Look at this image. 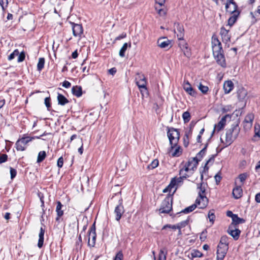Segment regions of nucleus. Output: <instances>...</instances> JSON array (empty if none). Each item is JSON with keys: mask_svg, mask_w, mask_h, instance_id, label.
<instances>
[{"mask_svg": "<svg viewBox=\"0 0 260 260\" xmlns=\"http://www.w3.org/2000/svg\"><path fill=\"white\" fill-rule=\"evenodd\" d=\"M198 188L199 189L198 193L199 196L196 199L195 203L185 208L184 210L181 211V213L185 214L189 213L193 211L197 206L200 209H204L208 205V199L205 196V189L202 187V183L198 185Z\"/></svg>", "mask_w": 260, "mask_h": 260, "instance_id": "nucleus-1", "label": "nucleus"}, {"mask_svg": "<svg viewBox=\"0 0 260 260\" xmlns=\"http://www.w3.org/2000/svg\"><path fill=\"white\" fill-rule=\"evenodd\" d=\"M167 135L169 139L171 149L170 153L173 151V148L177 146L180 138L179 129L173 127L168 128Z\"/></svg>", "mask_w": 260, "mask_h": 260, "instance_id": "nucleus-2", "label": "nucleus"}, {"mask_svg": "<svg viewBox=\"0 0 260 260\" xmlns=\"http://www.w3.org/2000/svg\"><path fill=\"white\" fill-rule=\"evenodd\" d=\"M240 128L238 124H233L226 132V146L230 145L238 136Z\"/></svg>", "mask_w": 260, "mask_h": 260, "instance_id": "nucleus-3", "label": "nucleus"}, {"mask_svg": "<svg viewBox=\"0 0 260 260\" xmlns=\"http://www.w3.org/2000/svg\"><path fill=\"white\" fill-rule=\"evenodd\" d=\"M173 197L168 196L162 202L160 209V213H169L172 210Z\"/></svg>", "mask_w": 260, "mask_h": 260, "instance_id": "nucleus-4", "label": "nucleus"}, {"mask_svg": "<svg viewBox=\"0 0 260 260\" xmlns=\"http://www.w3.org/2000/svg\"><path fill=\"white\" fill-rule=\"evenodd\" d=\"M35 139V137H26L19 139L16 143V148L18 151H24L25 149V145L28 142Z\"/></svg>", "mask_w": 260, "mask_h": 260, "instance_id": "nucleus-5", "label": "nucleus"}, {"mask_svg": "<svg viewBox=\"0 0 260 260\" xmlns=\"http://www.w3.org/2000/svg\"><path fill=\"white\" fill-rule=\"evenodd\" d=\"M88 233V245L89 246L93 247L95 245L96 237L95 222L90 227Z\"/></svg>", "mask_w": 260, "mask_h": 260, "instance_id": "nucleus-6", "label": "nucleus"}, {"mask_svg": "<svg viewBox=\"0 0 260 260\" xmlns=\"http://www.w3.org/2000/svg\"><path fill=\"white\" fill-rule=\"evenodd\" d=\"M72 25L73 36L79 38L80 40L83 34V28L81 24L70 22Z\"/></svg>", "mask_w": 260, "mask_h": 260, "instance_id": "nucleus-7", "label": "nucleus"}, {"mask_svg": "<svg viewBox=\"0 0 260 260\" xmlns=\"http://www.w3.org/2000/svg\"><path fill=\"white\" fill-rule=\"evenodd\" d=\"M184 179L185 178L181 175L180 177L178 178L174 177L172 178L169 185L163 190V192L166 193L168 192H171L172 188L182 183Z\"/></svg>", "mask_w": 260, "mask_h": 260, "instance_id": "nucleus-8", "label": "nucleus"}, {"mask_svg": "<svg viewBox=\"0 0 260 260\" xmlns=\"http://www.w3.org/2000/svg\"><path fill=\"white\" fill-rule=\"evenodd\" d=\"M227 118H231V116L229 114L224 115L221 118L217 124L214 125V129L211 134L212 136L213 135L215 131L218 132L224 128L226 124V120Z\"/></svg>", "mask_w": 260, "mask_h": 260, "instance_id": "nucleus-9", "label": "nucleus"}, {"mask_svg": "<svg viewBox=\"0 0 260 260\" xmlns=\"http://www.w3.org/2000/svg\"><path fill=\"white\" fill-rule=\"evenodd\" d=\"M223 52V51L222 49V50H219L217 52H213V53L217 63L222 67H225L226 62Z\"/></svg>", "mask_w": 260, "mask_h": 260, "instance_id": "nucleus-10", "label": "nucleus"}, {"mask_svg": "<svg viewBox=\"0 0 260 260\" xmlns=\"http://www.w3.org/2000/svg\"><path fill=\"white\" fill-rule=\"evenodd\" d=\"M124 213V209L122 205V199H120L119 200V204L115 207L114 210V213L116 215V220L119 221Z\"/></svg>", "mask_w": 260, "mask_h": 260, "instance_id": "nucleus-11", "label": "nucleus"}, {"mask_svg": "<svg viewBox=\"0 0 260 260\" xmlns=\"http://www.w3.org/2000/svg\"><path fill=\"white\" fill-rule=\"evenodd\" d=\"M174 32L177 35L179 40H183L184 36V29L183 26L178 23H174Z\"/></svg>", "mask_w": 260, "mask_h": 260, "instance_id": "nucleus-12", "label": "nucleus"}, {"mask_svg": "<svg viewBox=\"0 0 260 260\" xmlns=\"http://www.w3.org/2000/svg\"><path fill=\"white\" fill-rule=\"evenodd\" d=\"M228 249L229 246H220L218 245L216 252L217 260H223L226 254Z\"/></svg>", "mask_w": 260, "mask_h": 260, "instance_id": "nucleus-13", "label": "nucleus"}, {"mask_svg": "<svg viewBox=\"0 0 260 260\" xmlns=\"http://www.w3.org/2000/svg\"><path fill=\"white\" fill-rule=\"evenodd\" d=\"M136 83L138 87H144L147 85V79L144 74L137 73L135 78Z\"/></svg>", "mask_w": 260, "mask_h": 260, "instance_id": "nucleus-14", "label": "nucleus"}, {"mask_svg": "<svg viewBox=\"0 0 260 260\" xmlns=\"http://www.w3.org/2000/svg\"><path fill=\"white\" fill-rule=\"evenodd\" d=\"M227 12L232 14V16L228 19V25L232 26L236 21L238 17L240 14V12L237 10L232 9H230Z\"/></svg>", "mask_w": 260, "mask_h": 260, "instance_id": "nucleus-15", "label": "nucleus"}, {"mask_svg": "<svg viewBox=\"0 0 260 260\" xmlns=\"http://www.w3.org/2000/svg\"><path fill=\"white\" fill-rule=\"evenodd\" d=\"M158 46L162 49H168L171 47V42L166 38H160L157 40Z\"/></svg>", "mask_w": 260, "mask_h": 260, "instance_id": "nucleus-16", "label": "nucleus"}, {"mask_svg": "<svg viewBox=\"0 0 260 260\" xmlns=\"http://www.w3.org/2000/svg\"><path fill=\"white\" fill-rule=\"evenodd\" d=\"M212 46L213 52H217L222 49L221 44L216 37L213 36L212 38Z\"/></svg>", "mask_w": 260, "mask_h": 260, "instance_id": "nucleus-17", "label": "nucleus"}, {"mask_svg": "<svg viewBox=\"0 0 260 260\" xmlns=\"http://www.w3.org/2000/svg\"><path fill=\"white\" fill-rule=\"evenodd\" d=\"M199 162V159L197 157L189 159L188 161L186 163L189 167V168L191 170V174H193L194 170L197 169Z\"/></svg>", "mask_w": 260, "mask_h": 260, "instance_id": "nucleus-18", "label": "nucleus"}, {"mask_svg": "<svg viewBox=\"0 0 260 260\" xmlns=\"http://www.w3.org/2000/svg\"><path fill=\"white\" fill-rule=\"evenodd\" d=\"M183 88L184 90L189 95L192 96H196L197 94V92L195 90L191 87L190 84L189 83L188 81H184V83L183 85Z\"/></svg>", "mask_w": 260, "mask_h": 260, "instance_id": "nucleus-19", "label": "nucleus"}, {"mask_svg": "<svg viewBox=\"0 0 260 260\" xmlns=\"http://www.w3.org/2000/svg\"><path fill=\"white\" fill-rule=\"evenodd\" d=\"M220 34L223 43H227L230 41L231 36L229 34V30L226 29L224 27L221 28Z\"/></svg>", "mask_w": 260, "mask_h": 260, "instance_id": "nucleus-20", "label": "nucleus"}, {"mask_svg": "<svg viewBox=\"0 0 260 260\" xmlns=\"http://www.w3.org/2000/svg\"><path fill=\"white\" fill-rule=\"evenodd\" d=\"M234 88V84L231 80L226 81L223 84V89L225 94L229 93Z\"/></svg>", "mask_w": 260, "mask_h": 260, "instance_id": "nucleus-21", "label": "nucleus"}, {"mask_svg": "<svg viewBox=\"0 0 260 260\" xmlns=\"http://www.w3.org/2000/svg\"><path fill=\"white\" fill-rule=\"evenodd\" d=\"M234 198L236 199L240 198L243 194V190L240 186H236L233 189L232 192Z\"/></svg>", "mask_w": 260, "mask_h": 260, "instance_id": "nucleus-22", "label": "nucleus"}, {"mask_svg": "<svg viewBox=\"0 0 260 260\" xmlns=\"http://www.w3.org/2000/svg\"><path fill=\"white\" fill-rule=\"evenodd\" d=\"M190 169L187 164H185L183 168L181 169L179 171L180 175L182 176L184 178L188 177L189 175L187 173H188L191 174V170Z\"/></svg>", "mask_w": 260, "mask_h": 260, "instance_id": "nucleus-23", "label": "nucleus"}, {"mask_svg": "<svg viewBox=\"0 0 260 260\" xmlns=\"http://www.w3.org/2000/svg\"><path fill=\"white\" fill-rule=\"evenodd\" d=\"M72 94L77 98L80 97L82 95V89L81 86H74L72 88Z\"/></svg>", "mask_w": 260, "mask_h": 260, "instance_id": "nucleus-24", "label": "nucleus"}, {"mask_svg": "<svg viewBox=\"0 0 260 260\" xmlns=\"http://www.w3.org/2000/svg\"><path fill=\"white\" fill-rule=\"evenodd\" d=\"M45 233V230L43 229V228H41L39 234V240L38 243V246L39 248H41L42 247L44 243V236Z\"/></svg>", "mask_w": 260, "mask_h": 260, "instance_id": "nucleus-25", "label": "nucleus"}, {"mask_svg": "<svg viewBox=\"0 0 260 260\" xmlns=\"http://www.w3.org/2000/svg\"><path fill=\"white\" fill-rule=\"evenodd\" d=\"M228 232L235 240H238L241 231L239 229L231 230L230 227H229Z\"/></svg>", "mask_w": 260, "mask_h": 260, "instance_id": "nucleus-26", "label": "nucleus"}, {"mask_svg": "<svg viewBox=\"0 0 260 260\" xmlns=\"http://www.w3.org/2000/svg\"><path fill=\"white\" fill-rule=\"evenodd\" d=\"M238 6L234 0H228L225 5L226 11H228L230 9L237 10Z\"/></svg>", "mask_w": 260, "mask_h": 260, "instance_id": "nucleus-27", "label": "nucleus"}, {"mask_svg": "<svg viewBox=\"0 0 260 260\" xmlns=\"http://www.w3.org/2000/svg\"><path fill=\"white\" fill-rule=\"evenodd\" d=\"M57 98L58 104L60 105L64 106L69 102V100L63 95L60 93H58Z\"/></svg>", "mask_w": 260, "mask_h": 260, "instance_id": "nucleus-28", "label": "nucleus"}, {"mask_svg": "<svg viewBox=\"0 0 260 260\" xmlns=\"http://www.w3.org/2000/svg\"><path fill=\"white\" fill-rule=\"evenodd\" d=\"M128 47H131V43H129V44H128V43H125L123 45V46L121 48V49L119 51V55L120 57H123L125 56V52L126 50H127Z\"/></svg>", "mask_w": 260, "mask_h": 260, "instance_id": "nucleus-29", "label": "nucleus"}, {"mask_svg": "<svg viewBox=\"0 0 260 260\" xmlns=\"http://www.w3.org/2000/svg\"><path fill=\"white\" fill-rule=\"evenodd\" d=\"M63 205L60 201L57 202V206L56 207V212L57 215L58 216H62L63 215V211L61 209Z\"/></svg>", "mask_w": 260, "mask_h": 260, "instance_id": "nucleus-30", "label": "nucleus"}, {"mask_svg": "<svg viewBox=\"0 0 260 260\" xmlns=\"http://www.w3.org/2000/svg\"><path fill=\"white\" fill-rule=\"evenodd\" d=\"M245 222V220L243 218H240L237 214L234 216L232 220V223L237 225L241 223H243Z\"/></svg>", "mask_w": 260, "mask_h": 260, "instance_id": "nucleus-31", "label": "nucleus"}, {"mask_svg": "<svg viewBox=\"0 0 260 260\" xmlns=\"http://www.w3.org/2000/svg\"><path fill=\"white\" fill-rule=\"evenodd\" d=\"M238 98L240 100H243L247 95V92L244 88L239 89L237 92Z\"/></svg>", "mask_w": 260, "mask_h": 260, "instance_id": "nucleus-32", "label": "nucleus"}, {"mask_svg": "<svg viewBox=\"0 0 260 260\" xmlns=\"http://www.w3.org/2000/svg\"><path fill=\"white\" fill-rule=\"evenodd\" d=\"M175 149L174 151L172 152L171 155L173 157H178L182 153V150L181 147L179 146H177L175 147L173 149Z\"/></svg>", "mask_w": 260, "mask_h": 260, "instance_id": "nucleus-33", "label": "nucleus"}, {"mask_svg": "<svg viewBox=\"0 0 260 260\" xmlns=\"http://www.w3.org/2000/svg\"><path fill=\"white\" fill-rule=\"evenodd\" d=\"M228 241H229V238L228 237V236H226L225 235L222 236L220 238V240L219 241L218 245L229 246Z\"/></svg>", "mask_w": 260, "mask_h": 260, "instance_id": "nucleus-34", "label": "nucleus"}, {"mask_svg": "<svg viewBox=\"0 0 260 260\" xmlns=\"http://www.w3.org/2000/svg\"><path fill=\"white\" fill-rule=\"evenodd\" d=\"M208 146L207 144L205 147L197 154L196 157L199 159V161L201 160L203 156L205 154L206 151V148Z\"/></svg>", "mask_w": 260, "mask_h": 260, "instance_id": "nucleus-35", "label": "nucleus"}, {"mask_svg": "<svg viewBox=\"0 0 260 260\" xmlns=\"http://www.w3.org/2000/svg\"><path fill=\"white\" fill-rule=\"evenodd\" d=\"M45 59L43 57L39 59V61L37 64V69L39 71H41L44 67Z\"/></svg>", "mask_w": 260, "mask_h": 260, "instance_id": "nucleus-36", "label": "nucleus"}, {"mask_svg": "<svg viewBox=\"0 0 260 260\" xmlns=\"http://www.w3.org/2000/svg\"><path fill=\"white\" fill-rule=\"evenodd\" d=\"M46 156V154L45 151H40L38 156L37 158V162H42L45 158Z\"/></svg>", "mask_w": 260, "mask_h": 260, "instance_id": "nucleus-37", "label": "nucleus"}, {"mask_svg": "<svg viewBox=\"0 0 260 260\" xmlns=\"http://www.w3.org/2000/svg\"><path fill=\"white\" fill-rule=\"evenodd\" d=\"M253 119H254L253 114H251V113L248 114L246 116V117L244 119V123L248 122V123H252Z\"/></svg>", "mask_w": 260, "mask_h": 260, "instance_id": "nucleus-38", "label": "nucleus"}, {"mask_svg": "<svg viewBox=\"0 0 260 260\" xmlns=\"http://www.w3.org/2000/svg\"><path fill=\"white\" fill-rule=\"evenodd\" d=\"M159 164V161L157 159H154L151 164L148 165L147 168L148 169H153L156 168Z\"/></svg>", "mask_w": 260, "mask_h": 260, "instance_id": "nucleus-39", "label": "nucleus"}, {"mask_svg": "<svg viewBox=\"0 0 260 260\" xmlns=\"http://www.w3.org/2000/svg\"><path fill=\"white\" fill-rule=\"evenodd\" d=\"M199 89L203 93L206 94L209 90V88L207 86H205L202 83H200L198 86Z\"/></svg>", "mask_w": 260, "mask_h": 260, "instance_id": "nucleus-40", "label": "nucleus"}, {"mask_svg": "<svg viewBox=\"0 0 260 260\" xmlns=\"http://www.w3.org/2000/svg\"><path fill=\"white\" fill-rule=\"evenodd\" d=\"M188 219L182 221L177 223V228L178 230H181L182 228H184L188 224Z\"/></svg>", "mask_w": 260, "mask_h": 260, "instance_id": "nucleus-41", "label": "nucleus"}, {"mask_svg": "<svg viewBox=\"0 0 260 260\" xmlns=\"http://www.w3.org/2000/svg\"><path fill=\"white\" fill-rule=\"evenodd\" d=\"M182 118L183 119L184 123L189 122L190 119V115L189 112L186 111L182 114Z\"/></svg>", "mask_w": 260, "mask_h": 260, "instance_id": "nucleus-42", "label": "nucleus"}, {"mask_svg": "<svg viewBox=\"0 0 260 260\" xmlns=\"http://www.w3.org/2000/svg\"><path fill=\"white\" fill-rule=\"evenodd\" d=\"M254 137L260 138V125L258 123H255L254 125Z\"/></svg>", "mask_w": 260, "mask_h": 260, "instance_id": "nucleus-43", "label": "nucleus"}, {"mask_svg": "<svg viewBox=\"0 0 260 260\" xmlns=\"http://www.w3.org/2000/svg\"><path fill=\"white\" fill-rule=\"evenodd\" d=\"M208 218L209 221L212 222V224L214 223V220L215 219V215L214 214V212L213 210H210L208 213Z\"/></svg>", "mask_w": 260, "mask_h": 260, "instance_id": "nucleus-44", "label": "nucleus"}, {"mask_svg": "<svg viewBox=\"0 0 260 260\" xmlns=\"http://www.w3.org/2000/svg\"><path fill=\"white\" fill-rule=\"evenodd\" d=\"M19 54V51L18 49H15L12 53L8 56V60H11L13 59L15 56H18Z\"/></svg>", "mask_w": 260, "mask_h": 260, "instance_id": "nucleus-45", "label": "nucleus"}, {"mask_svg": "<svg viewBox=\"0 0 260 260\" xmlns=\"http://www.w3.org/2000/svg\"><path fill=\"white\" fill-rule=\"evenodd\" d=\"M139 88L143 97L148 95V92L146 86L144 87H139Z\"/></svg>", "mask_w": 260, "mask_h": 260, "instance_id": "nucleus-46", "label": "nucleus"}, {"mask_svg": "<svg viewBox=\"0 0 260 260\" xmlns=\"http://www.w3.org/2000/svg\"><path fill=\"white\" fill-rule=\"evenodd\" d=\"M202 255V253L198 250H193L191 252V256L193 257H201Z\"/></svg>", "mask_w": 260, "mask_h": 260, "instance_id": "nucleus-47", "label": "nucleus"}, {"mask_svg": "<svg viewBox=\"0 0 260 260\" xmlns=\"http://www.w3.org/2000/svg\"><path fill=\"white\" fill-rule=\"evenodd\" d=\"M50 97H47L44 100V104L45 106H46L47 110L48 111H50V109L51 108V103H50Z\"/></svg>", "mask_w": 260, "mask_h": 260, "instance_id": "nucleus-48", "label": "nucleus"}, {"mask_svg": "<svg viewBox=\"0 0 260 260\" xmlns=\"http://www.w3.org/2000/svg\"><path fill=\"white\" fill-rule=\"evenodd\" d=\"M166 254L162 249H160L159 253L158 260H166Z\"/></svg>", "mask_w": 260, "mask_h": 260, "instance_id": "nucleus-49", "label": "nucleus"}, {"mask_svg": "<svg viewBox=\"0 0 260 260\" xmlns=\"http://www.w3.org/2000/svg\"><path fill=\"white\" fill-rule=\"evenodd\" d=\"M18 57V62H20L23 61L25 57V55L24 52H21L20 53H19Z\"/></svg>", "mask_w": 260, "mask_h": 260, "instance_id": "nucleus-50", "label": "nucleus"}, {"mask_svg": "<svg viewBox=\"0 0 260 260\" xmlns=\"http://www.w3.org/2000/svg\"><path fill=\"white\" fill-rule=\"evenodd\" d=\"M8 159V155L6 154H0V164L6 162Z\"/></svg>", "mask_w": 260, "mask_h": 260, "instance_id": "nucleus-51", "label": "nucleus"}, {"mask_svg": "<svg viewBox=\"0 0 260 260\" xmlns=\"http://www.w3.org/2000/svg\"><path fill=\"white\" fill-rule=\"evenodd\" d=\"M207 232L206 231V230L203 231L201 235H200V240L202 241H204L206 238H207Z\"/></svg>", "mask_w": 260, "mask_h": 260, "instance_id": "nucleus-52", "label": "nucleus"}, {"mask_svg": "<svg viewBox=\"0 0 260 260\" xmlns=\"http://www.w3.org/2000/svg\"><path fill=\"white\" fill-rule=\"evenodd\" d=\"M181 41L182 42L179 43V45L181 49L182 50H183L184 49L187 50V44L185 41H184L183 40Z\"/></svg>", "mask_w": 260, "mask_h": 260, "instance_id": "nucleus-53", "label": "nucleus"}, {"mask_svg": "<svg viewBox=\"0 0 260 260\" xmlns=\"http://www.w3.org/2000/svg\"><path fill=\"white\" fill-rule=\"evenodd\" d=\"M10 174H11V179H14L17 174V171L14 168L10 167Z\"/></svg>", "mask_w": 260, "mask_h": 260, "instance_id": "nucleus-54", "label": "nucleus"}, {"mask_svg": "<svg viewBox=\"0 0 260 260\" xmlns=\"http://www.w3.org/2000/svg\"><path fill=\"white\" fill-rule=\"evenodd\" d=\"M189 144L188 136L187 134H185L183 138V144L184 146L186 147L188 146Z\"/></svg>", "mask_w": 260, "mask_h": 260, "instance_id": "nucleus-55", "label": "nucleus"}, {"mask_svg": "<svg viewBox=\"0 0 260 260\" xmlns=\"http://www.w3.org/2000/svg\"><path fill=\"white\" fill-rule=\"evenodd\" d=\"M247 175L246 173L241 174L239 175V178L240 181L243 183L247 178Z\"/></svg>", "mask_w": 260, "mask_h": 260, "instance_id": "nucleus-56", "label": "nucleus"}, {"mask_svg": "<svg viewBox=\"0 0 260 260\" xmlns=\"http://www.w3.org/2000/svg\"><path fill=\"white\" fill-rule=\"evenodd\" d=\"M8 4L9 0H0V5L3 9L8 6Z\"/></svg>", "mask_w": 260, "mask_h": 260, "instance_id": "nucleus-57", "label": "nucleus"}, {"mask_svg": "<svg viewBox=\"0 0 260 260\" xmlns=\"http://www.w3.org/2000/svg\"><path fill=\"white\" fill-rule=\"evenodd\" d=\"M63 164V157L62 156H61L57 160V165L58 168H60L62 167Z\"/></svg>", "mask_w": 260, "mask_h": 260, "instance_id": "nucleus-58", "label": "nucleus"}, {"mask_svg": "<svg viewBox=\"0 0 260 260\" xmlns=\"http://www.w3.org/2000/svg\"><path fill=\"white\" fill-rule=\"evenodd\" d=\"M214 158H215V155H211V156L210 157V158L207 161L206 164H205V166L204 167V169H205L206 168L207 169H208V168L207 167V165L208 164H209L210 162H213L214 160Z\"/></svg>", "mask_w": 260, "mask_h": 260, "instance_id": "nucleus-59", "label": "nucleus"}, {"mask_svg": "<svg viewBox=\"0 0 260 260\" xmlns=\"http://www.w3.org/2000/svg\"><path fill=\"white\" fill-rule=\"evenodd\" d=\"M123 253L121 251H119L116 255L114 260H122Z\"/></svg>", "mask_w": 260, "mask_h": 260, "instance_id": "nucleus-60", "label": "nucleus"}, {"mask_svg": "<svg viewBox=\"0 0 260 260\" xmlns=\"http://www.w3.org/2000/svg\"><path fill=\"white\" fill-rule=\"evenodd\" d=\"M155 10L160 16H165L166 15V11L163 9H158L157 7H155Z\"/></svg>", "mask_w": 260, "mask_h": 260, "instance_id": "nucleus-61", "label": "nucleus"}, {"mask_svg": "<svg viewBox=\"0 0 260 260\" xmlns=\"http://www.w3.org/2000/svg\"><path fill=\"white\" fill-rule=\"evenodd\" d=\"M82 247V238L81 235H79L78 240L76 242V247L77 248H81Z\"/></svg>", "mask_w": 260, "mask_h": 260, "instance_id": "nucleus-62", "label": "nucleus"}, {"mask_svg": "<svg viewBox=\"0 0 260 260\" xmlns=\"http://www.w3.org/2000/svg\"><path fill=\"white\" fill-rule=\"evenodd\" d=\"M177 224H176L175 225L166 224L163 226L162 230L165 229L167 228H169L172 229L173 230H176V229H177Z\"/></svg>", "mask_w": 260, "mask_h": 260, "instance_id": "nucleus-63", "label": "nucleus"}, {"mask_svg": "<svg viewBox=\"0 0 260 260\" xmlns=\"http://www.w3.org/2000/svg\"><path fill=\"white\" fill-rule=\"evenodd\" d=\"M71 86V83L68 81L65 80L62 82V86L66 88H68L70 87Z\"/></svg>", "mask_w": 260, "mask_h": 260, "instance_id": "nucleus-64", "label": "nucleus"}]
</instances>
